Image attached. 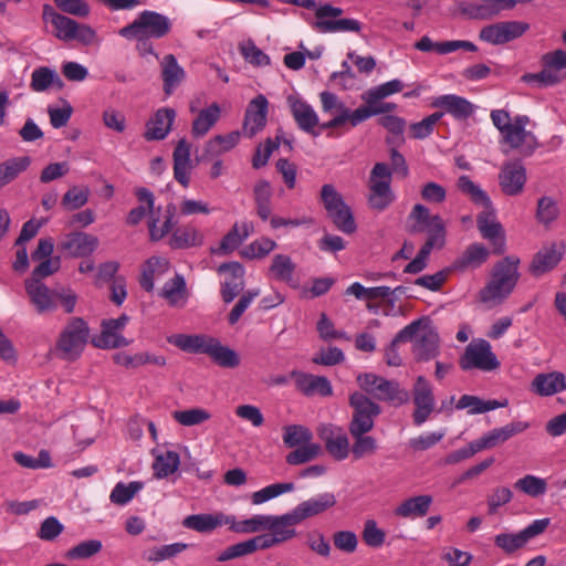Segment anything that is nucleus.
Instances as JSON below:
<instances>
[{
    "label": "nucleus",
    "instance_id": "f257e3e1",
    "mask_svg": "<svg viewBox=\"0 0 566 566\" xmlns=\"http://www.w3.org/2000/svg\"><path fill=\"white\" fill-rule=\"evenodd\" d=\"M518 264L516 256L499 261L492 270L491 280L479 293L481 302L500 304L507 298L520 279Z\"/></svg>",
    "mask_w": 566,
    "mask_h": 566
},
{
    "label": "nucleus",
    "instance_id": "f03ea898",
    "mask_svg": "<svg viewBox=\"0 0 566 566\" xmlns=\"http://www.w3.org/2000/svg\"><path fill=\"white\" fill-rule=\"evenodd\" d=\"M90 327L82 317H72L59 334L51 354L65 361L78 359L88 342Z\"/></svg>",
    "mask_w": 566,
    "mask_h": 566
},
{
    "label": "nucleus",
    "instance_id": "7ed1b4c3",
    "mask_svg": "<svg viewBox=\"0 0 566 566\" xmlns=\"http://www.w3.org/2000/svg\"><path fill=\"white\" fill-rule=\"evenodd\" d=\"M357 382L368 397L384 401L394 407H401L410 401L409 391L399 381L387 379L373 373L357 376Z\"/></svg>",
    "mask_w": 566,
    "mask_h": 566
},
{
    "label": "nucleus",
    "instance_id": "20e7f679",
    "mask_svg": "<svg viewBox=\"0 0 566 566\" xmlns=\"http://www.w3.org/2000/svg\"><path fill=\"white\" fill-rule=\"evenodd\" d=\"M171 21L168 17L156 11L145 10L129 24L118 31L127 40L163 39L171 31Z\"/></svg>",
    "mask_w": 566,
    "mask_h": 566
},
{
    "label": "nucleus",
    "instance_id": "39448f33",
    "mask_svg": "<svg viewBox=\"0 0 566 566\" xmlns=\"http://www.w3.org/2000/svg\"><path fill=\"white\" fill-rule=\"evenodd\" d=\"M42 19L45 23H51L54 28L53 34L62 41L77 40L84 44H90L94 38V30L86 25L80 24L75 20L59 13L52 6L44 4Z\"/></svg>",
    "mask_w": 566,
    "mask_h": 566
},
{
    "label": "nucleus",
    "instance_id": "423d86ee",
    "mask_svg": "<svg viewBox=\"0 0 566 566\" xmlns=\"http://www.w3.org/2000/svg\"><path fill=\"white\" fill-rule=\"evenodd\" d=\"M542 71L538 73H525L522 75L521 81L527 84H533L537 88L555 86L563 82L564 75L562 70H566V51L556 49L544 53L541 56Z\"/></svg>",
    "mask_w": 566,
    "mask_h": 566
},
{
    "label": "nucleus",
    "instance_id": "0eeeda50",
    "mask_svg": "<svg viewBox=\"0 0 566 566\" xmlns=\"http://www.w3.org/2000/svg\"><path fill=\"white\" fill-rule=\"evenodd\" d=\"M391 170L385 163H376L369 176L368 205L373 210L384 211L395 200V195L390 188Z\"/></svg>",
    "mask_w": 566,
    "mask_h": 566
},
{
    "label": "nucleus",
    "instance_id": "6e6552de",
    "mask_svg": "<svg viewBox=\"0 0 566 566\" xmlns=\"http://www.w3.org/2000/svg\"><path fill=\"white\" fill-rule=\"evenodd\" d=\"M353 409L348 431L370 432L375 427L376 418L382 412L381 407L364 391H354L348 399Z\"/></svg>",
    "mask_w": 566,
    "mask_h": 566
},
{
    "label": "nucleus",
    "instance_id": "1a4fd4ad",
    "mask_svg": "<svg viewBox=\"0 0 566 566\" xmlns=\"http://www.w3.org/2000/svg\"><path fill=\"white\" fill-rule=\"evenodd\" d=\"M459 366L468 371L478 369L481 371H493L500 367L496 355L492 352L491 344L485 339L472 340L459 358Z\"/></svg>",
    "mask_w": 566,
    "mask_h": 566
},
{
    "label": "nucleus",
    "instance_id": "9d476101",
    "mask_svg": "<svg viewBox=\"0 0 566 566\" xmlns=\"http://www.w3.org/2000/svg\"><path fill=\"white\" fill-rule=\"evenodd\" d=\"M343 14V9L334 7L329 3L319 6L315 11L316 21L313 28L322 33L334 32H359L361 23L355 19H338L333 20L328 18H337Z\"/></svg>",
    "mask_w": 566,
    "mask_h": 566
},
{
    "label": "nucleus",
    "instance_id": "9b49d317",
    "mask_svg": "<svg viewBox=\"0 0 566 566\" xmlns=\"http://www.w3.org/2000/svg\"><path fill=\"white\" fill-rule=\"evenodd\" d=\"M530 30V23L525 21H500L483 27L479 32V39L492 45H503L523 36Z\"/></svg>",
    "mask_w": 566,
    "mask_h": 566
},
{
    "label": "nucleus",
    "instance_id": "f8f14e48",
    "mask_svg": "<svg viewBox=\"0 0 566 566\" xmlns=\"http://www.w3.org/2000/svg\"><path fill=\"white\" fill-rule=\"evenodd\" d=\"M482 208L483 210L476 217L478 229L482 238L491 243L493 253L501 255L505 252L504 229L496 218L492 202Z\"/></svg>",
    "mask_w": 566,
    "mask_h": 566
},
{
    "label": "nucleus",
    "instance_id": "ddd939ff",
    "mask_svg": "<svg viewBox=\"0 0 566 566\" xmlns=\"http://www.w3.org/2000/svg\"><path fill=\"white\" fill-rule=\"evenodd\" d=\"M412 401L415 410L412 420L416 426L423 424L434 411L436 399L433 389L424 376H418L412 386Z\"/></svg>",
    "mask_w": 566,
    "mask_h": 566
},
{
    "label": "nucleus",
    "instance_id": "4468645a",
    "mask_svg": "<svg viewBox=\"0 0 566 566\" xmlns=\"http://www.w3.org/2000/svg\"><path fill=\"white\" fill-rule=\"evenodd\" d=\"M317 434L333 459L342 461L349 455V439L342 427L333 423H323L317 428Z\"/></svg>",
    "mask_w": 566,
    "mask_h": 566
},
{
    "label": "nucleus",
    "instance_id": "2eb2a0df",
    "mask_svg": "<svg viewBox=\"0 0 566 566\" xmlns=\"http://www.w3.org/2000/svg\"><path fill=\"white\" fill-rule=\"evenodd\" d=\"M128 321L129 317L126 314H122L117 318L104 319L101 324V334L93 339L94 346L103 349H113L128 346L130 340L126 339L120 334Z\"/></svg>",
    "mask_w": 566,
    "mask_h": 566
},
{
    "label": "nucleus",
    "instance_id": "dca6fc26",
    "mask_svg": "<svg viewBox=\"0 0 566 566\" xmlns=\"http://www.w3.org/2000/svg\"><path fill=\"white\" fill-rule=\"evenodd\" d=\"M409 219L412 223L409 227V232L428 233L429 235H446V226L439 214H431L430 210L420 203L413 206Z\"/></svg>",
    "mask_w": 566,
    "mask_h": 566
},
{
    "label": "nucleus",
    "instance_id": "f3484780",
    "mask_svg": "<svg viewBox=\"0 0 566 566\" xmlns=\"http://www.w3.org/2000/svg\"><path fill=\"white\" fill-rule=\"evenodd\" d=\"M290 377L294 379L295 388L306 397L321 396L329 397L333 395L331 381L325 376H316L313 374L292 370Z\"/></svg>",
    "mask_w": 566,
    "mask_h": 566
},
{
    "label": "nucleus",
    "instance_id": "a211bd4d",
    "mask_svg": "<svg viewBox=\"0 0 566 566\" xmlns=\"http://www.w3.org/2000/svg\"><path fill=\"white\" fill-rule=\"evenodd\" d=\"M420 325L413 344V355L418 361H428L439 355L438 333L427 324V319Z\"/></svg>",
    "mask_w": 566,
    "mask_h": 566
},
{
    "label": "nucleus",
    "instance_id": "6ab92c4d",
    "mask_svg": "<svg viewBox=\"0 0 566 566\" xmlns=\"http://www.w3.org/2000/svg\"><path fill=\"white\" fill-rule=\"evenodd\" d=\"M268 99L264 95H258L248 105L243 123V134L251 138L261 132L266 124Z\"/></svg>",
    "mask_w": 566,
    "mask_h": 566
},
{
    "label": "nucleus",
    "instance_id": "aec40b11",
    "mask_svg": "<svg viewBox=\"0 0 566 566\" xmlns=\"http://www.w3.org/2000/svg\"><path fill=\"white\" fill-rule=\"evenodd\" d=\"M530 390L538 397H552L566 390V375L562 371L537 374L530 384Z\"/></svg>",
    "mask_w": 566,
    "mask_h": 566
},
{
    "label": "nucleus",
    "instance_id": "412c9836",
    "mask_svg": "<svg viewBox=\"0 0 566 566\" xmlns=\"http://www.w3.org/2000/svg\"><path fill=\"white\" fill-rule=\"evenodd\" d=\"M98 245L95 235L85 232H72L66 234L59 248L73 258H85L92 254Z\"/></svg>",
    "mask_w": 566,
    "mask_h": 566
},
{
    "label": "nucleus",
    "instance_id": "4be33fe9",
    "mask_svg": "<svg viewBox=\"0 0 566 566\" xmlns=\"http://www.w3.org/2000/svg\"><path fill=\"white\" fill-rule=\"evenodd\" d=\"M501 190L507 196L520 195L526 182V170L520 161L505 164L499 175Z\"/></svg>",
    "mask_w": 566,
    "mask_h": 566
},
{
    "label": "nucleus",
    "instance_id": "5701e85b",
    "mask_svg": "<svg viewBox=\"0 0 566 566\" xmlns=\"http://www.w3.org/2000/svg\"><path fill=\"white\" fill-rule=\"evenodd\" d=\"M336 504V497L333 493H322L315 497H311L306 501L301 502L291 512L293 520L297 521L298 524L306 518L316 516L332 509Z\"/></svg>",
    "mask_w": 566,
    "mask_h": 566
},
{
    "label": "nucleus",
    "instance_id": "b1692460",
    "mask_svg": "<svg viewBox=\"0 0 566 566\" xmlns=\"http://www.w3.org/2000/svg\"><path fill=\"white\" fill-rule=\"evenodd\" d=\"M287 103L298 128L313 136H318L319 132L314 130L318 125V116L313 107L294 95L287 96Z\"/></svg>",
    "mask_w": 566,
    "mask_h": 566
},
{
    "label": "nucleus",
    "instance_id": "393cba45",
    "mask_svg": "<svg viewBox=\"0 0 566 566\" xmlns=\"http://www.w3.org/2000/svg\"><path fill=\"white\" fill-rule=\"evenodd\" d=\"M218 271L230 274V277L222 283L221 296L223 302L231 303L244 289V268L239 262H229L222 263Z\"/></svg>",
    "mask_w": 566,
    "mask_h": 566
},
{
    "label": "nucleus",
    "instance_id": "a878e982",
    "mask_svg": "<svg viewBox=\"0 0 566 566\" xmlns=\"http://www.w3.org/2000/svg\"><path fill=\"white\" fill-rule=\"evenodd\" d=\"M565 248L563 244L551 243L543 247L533 258L530 272L534 276H541L553 270L562 260Z\"/></svg>",
    "mask_w": 566,
    "mask_h": 566
},
{
    "label": "nucleus",
    "instance_id": "bb28decb",
    "mask_svg": "<svg viewBox=\"0 0 566 566\" xmlns=\"http://www.w3.org/2000/svg\"><path fill=\"white\" fill-rule=\"evenodd\" d=\"M25 291L39 314L56 308V291L50 290L44 283L25 280Z\"/></svg>",
    "mask_w": 566,
    "mask_h": 566
},
{
    "label": "nucleus",
    "instance_id": "cd10ccee",
    "mask_svg": "<svg viewBox=\"0 0 566 566\" xmlns=\"http://www.w3.org/2000/svg\"><path fill=\"white\" fill-rule=\"evenodd\" d=\"M160 77L166 95H171L186 78V72L174 54L165 55L160 61Z\"/></svg>",
    "mask_w": 566,
    "mask_h": 566
},
{
    "label": "nucleus",
    "instance_id": "c85d7f7f",
    "mask_svg": "<svg viewBox=\"0 0 566 566\" xmlns=\"http://www.w3.org/2000/svg\"><path fill=\"white\" fill-rule=\"evenodd\" d=\"M176 112L172 108H160L147 122L144 134L147 140H163L169 134L175 120Z\"/></svg>",
    "mask_w": 566,
    "mask_h": 566
},
{
    "label": "nucleus",
    "instance_id": "c756f323",
    "mask_svg": "<svg viewBox=\"0 0 566 566\" xmlns=\"http://www.w3.org/2000/svg\"><path fill=\"white\" fill-rule=\"evenodd\" d=\"M190 150H191V145L185 138H181L178 142V144L174 150V154H172L174 177L185 188H187L190 182V176H189L190 170H191Z\"/></svg>",
    "mask_w": 566,
    "mask_h": 566
},
{
    "label": "nucleus",
    "instance_id": "7c9ffc66",
    "mask_svg": "<svg viewBox=\"0 0 566 566\" xmlns=\"http://www.w3.org/2000/svg\"><path fill=\"white\" fill-rule=\"evenodd\" d=\"M502 137L503 142L507 144L511 149L518 150L524 157L531 156L538 146L535 135L526 129L511 127Z\"/></svg>",
    "mask_w": 566,
    "mask_h": 566
},
{
    "label": "nucleus",
    "instance_id": "2f4dec72",
    "mask_svg": "<svg viewBox=\"0 0 566 566\" xmlns=\"http://www.w3.org/2000/svg\"><path fill=\"white\" fill-rule=\"evenodd\" d=\"M415 49L421 52L436 51L439 54H449L458 50H465L469 52L478 51V46L471 41L452 40L434 43L428 35L422 36L418 42H416Z\"/></svg>",
    "mask_w": 566,
    "mask_h": 566
},
{
    "label": "nucleus",
    "instance_id": "473e14b6",
    "mask_svg": "<svg viewBox=\"0 0 566 566\" xmlns=\"http://www.w3.org/2000/svg\"><path fill=\"white\" fill-rule=\"evenodd\" d=\"M432 106L446 109L457 119H467L474 113V106L471 102L454 94L441 95L434 98Z\"/></svg>",
    "mask_w": 566,
    "mask_h": 566
},
{
    "label": "nucleus",
    "instance_id": "72a5a7b5",
    "mask_svg": "<svg viewBox=\"0 0 566 566\" xmlns=\"http://www.w3.org/2000/svg\"><path fill=\"white\" fill-rule=\"evenodd\" d=\"M433 502L431 495L422 494L402 501L394 511L395 515L402 518H417L424 516Z\"/></svg>",
    "mask_w": 566,
    "mask_h": 566
},
{
    "label": "nucleus",
    "instance_id": "f704fd0d",
    "mask_svg": "<svg viewBox=\"0 0 566 566\" xmlns=\"http://www.w3.org/2000/svg\"><path fill=\"white\" fill-rule=\"evenodd\" d=\"M182 525L199 533H209L219 526L228 525V515L223 513L192 514L182 521Z\"/></svg>",
    "mask_w": 566,
    "mask_h": 566
},
{
    "label": "nucleus",
    "instance_id": "c9c22d12",
    "mask_svg": "<svg viewBox=\"0 0 566 566\" xmlns=\"http://www.w3.org/2000/svg\"><path fill=\"white\" fill-rule=\"evenodd\" d=\"M422 322L423 319H416L397 333L385 352L387 365L398 367L402 364V359L397 352V344L412 339L417 335Z\"/></svg>",
    "mask_w": 566,
    "mask_h": 566
},
{
    "label": "nucleus",
    "instance_id": "e433bc0d",
    "mask_svg": "<svg viewBox=\"0 0 566 566\" xmlns=\"http://www.w3.org/2000/svg\"><path fill=\"white\" fill-rule=\"evenodd\" d=\"M293 518L292 512L283 515H270L266 531H270V533L277 538V542L282 544L296 535L294 526L297 525L298 522Z\"/></svg>",
    "mask_w": 566,
    "mask_h": 566
},
{
    "label": "nucleus",
    "instance_id": "4c0bfd02",
    "mask_svg": "<svg viewBox=\"0 0 566 566\" xmlns=\"http://www.w3.org/2000/svg\"><path fill=\"white\" fill-rule=\"evenodd\" d=\"M211 336L203 334H175L168 337V343L191 354H206Z\"/></svg>",
    "mask_w": 566,
    "mask_h": 566
},
{
    "label": "nucleus",
    "instance_id": "58836bf2",
    "mask_svg": "<svg viewBox=\"0 0 566 566\" xmlns=\"http://www.w3.org/2000/svg\"><path fill=\"white\" fill-rule=\"evenodd\" d=\"M211 336L203 334H175L168 337V343L191 354H206Z\"/></svg>",
    "mask_w": 566,
    "mask_h": 566
},
{
    "label": "nucleus",
    "instance_id": "ea45409f",
    "mask_svg": "<svg viewBox=\"0 0 566 566\" xmlns=\"http://www.w3.org/2000/svg\"><path fill=\"white\" fill-rule=\"evenodd\" d=\"M114 361L120 366L133 369L148 364L164 367L167 363L165 356L155 355L148 352L136 353L134 355L117 353L114 355Z\"/></svg>",
    "mask_w": 566,
    "mask_h": 566
},
{
    "label": "nucleus",
    "instance_id": "a19ab883",
    "mask_svg": "<svg viewBox=\"0 0 566 566\" xmlns=\"http://www.w3.org/2000/svg\"><path fill=\"white\" fill-rule=\"evenodd\" d=\"M490 251L481 243L470 244L454 261L457 270L476 269L486 262Z\"/></svg>",
    "mask_w": 566,
    "mask_h": 566
},
{
    "label": "nucleus",
    "instance_id": "79ce46f5",
    "mask_svg": "<svg viewBox=\"0 0 566 566\" xmlns=\"http://www.w3.org/2000/svg\"><path fill=\"white\" fill-rule=\"evenodd\" d=\"M206 355H208L217 365L224 368H234L240 364L238 354L233 349L223 346L219 339L212 336L211 342L208 343Z\"/></svg>",
    "mask_w": 566,
    "mask_h": 566
},
{
    "label": "nucleus",
    "instance_id": "37998d69",
    "mask_svg": "<svg viewBox=\"0 0 566 566\" xmlns=\"http://www.w3.org/2000/svg\"><path fill=\"white\" fill-rule=\"evenodd\" d=\"M52 86L56 87L57 90H62L64 86L63 81L54 70L48 66H41L32 72L30 83L32 91L44 92Z\"/></svg>",
    "mask_w": 566,
    "mask_h": 566
},
{
    "label": "nucleus",
    "instance_id": "c03bdc74",
    "mask_svg": "<svg viewBox=\"0 0 566 566\" xmlns=\"http://www.w3.org/2000/svg\"><path fill=\"white\" fill-rule=\"evenodd\" d=\"M30 164L29 156L13 157L0 163V189L15 180Z\"/></svg>",
    "mask_w": 566,
    "mask_h": 566
},
{
    "label": "nucleus",
    "instance_id": "a18cd8bd",
    "mask_svg": "<svg viewBox=\"0 0 566 566\" xmlns=\"http://www.w3.org/2000/svg\"><path fill=\"white\" fill-rule=\"evenodd\" d=\"M270 515H253L250 518L237 521L234 515H228L230 531L239 534H251L266 531Z\"/></svg>",
    "mask_w": 566,
    "mask_h": 566
},
{
    "label": "nucleus",
    "instance_id": "49530a36",
    "mask_svg": "<svg viewBox=\"0 0 566 566\" xmlns=\"http://www.w3.org/2000/svg\"><path fill=\"white\" fill-rule=\"evenodd\" d=\"M354 442L350 446V453L355 460L374 455L378 450V442L368 432L348 431Z\"/></svg>",
    "mask_w": 566,
    "mask_h": 566
},
{
    "label": "nucleus",
    "instance_id": "de8ad7c7",
    "mask_svg": "<svg viewBox=\"0 0 566 566\" xmlns=\"http://www.w3.org/2000/svg\"><path fill=\"white\" fill-rule=\"evenodd\" d=\"M507 401L500 402L497 400H483L478 396L463 395L457 402V409H468L469 415H478L486 411H491L501 407H505Z\"/></svg>",
    "mask_w": 566,
    "mask_h": 566
},
{
    "label": "nucleus",
    "instance_id": "09e8293b",
    "mask_svg": "<svg viewBox=\"0 0 566 566\" xmlns=\"http://www.w3.org/2000/svg\"><path fill=\"white\" fill-rule=\"evenodd\" d=\"M220 117V107L213 103L209 107L200 111L196 119L192 122L191 133L195 137L205 136L210 128L218 122Z\"/></svg>",
    "mask_w": 566,
    "mask_h": 566
},
{
    "label": "nucleus",
    "instance_id": "8fccbe9b",
    "mask_svg": "<svg viewBox=\"0 0 566 566\" xmlns=\"http://www.w3.org/2000/svg\"><path fill=\"white\" fill-rule=\"evenodd\" d=\"M138 201L144 202L146 207L139 206L132 209L126 218V222L129 226H137L146 216V213L153 214L155 197L153 192L147 188H138L135 192Z\"/></svg>",
    "mask_w": 566,
    "mask_h": 566
},
{
    "label": "nucleus",
    "instance_id": "3c124183",
    "mask_svg": "<svg viewBox=\"0 0 566 566\" xmlns=\"http://www.w3.org/2000/svg\"><path fill=\"white\" fill-rule=\"evenodd\" d=\"M251 230L252 226L247 222L234 223L232 229L223 237L219 252L227 254L234 251L250 235Z\"/></svg>",
    "mask_w": 566,
    "mask_h": 566
},
{
    "label": "nucleus",
    "instance_id": "603ef678",
    "mask_svg": "<svg viewBox=\"0 0 566 566\" xmlns=\"http://www.w3.org/2000/svg\"><path fill=\"white\" fill-rule=\"evenodd\" d=\"M180 464L179 454L175 451H165L156 455L153 463L154 475L164 479L175 473Z\"/></svg>",
    "mask_w": 566,
    "mask_h": 566
},
{
    "label": "nucleus",
    "instance_id": "864d4df0",
    "mask_svg": "<svg viewBox=\"0 0 566 566\" xmlns=\"http://www.w3.org/2000/svg\"><path fill=\"white\" fill-rule=\"evenodd\" d=\"M530 424L523 421H514L504 427L491 430L485 434L490 448L507 441L513 436L525 431Z\"/></svg>",
    "mask_w": 566,
    "mask_h": 566
},
{
    "label": "nucleus",
    "instance_id": "5fc2aeb1",
    "mask_svg": "<svg viewBox=\"0 0 566 566\" xmlns=\"http://www.w3.org/2000/svg\"><path fill=\"white\" fill-rule=\"evenodd\" d=\"M457 187L463 195L469 197L475 206L484 207L492 202L488 193L482 190L479 185L474 184L469 176H460Z\"/></svg>",
    "mask_w": 566,
    "mask_h": 566
},
{
    "label": "nucleus",
    "instance_id": "6e6d98bb",
    "mask_svg": "<svg viewBox=\"0 0 566 566\" xmlns=\"http://www.w3.org/2000/svg\"><path fill=\"white\" fill-rule=\"evenodd\" d=\"M514 488L531 497H538L546 493L547 483L543 478L526 474L514 483Z\"/></svg>",
    "mask_w": 566,
    "mask_h": 566
},
{
    "label": "nucleus",
    "instance_id": "4d7b16f0",
    "mask_svg": "<svg viewBox=\"0 0 566 566\" xmlns=\"http://www.w3.org/2000/svg\"><path fill=\"white\" fill-rule=\"evenodd\" d=\"M295 271V264L292 259L285 254H276L269 269L270 274L279 281L290 282Z\"/></svg>",
    "mask_w": 566,
    "mask_h": 566
},
{
    "label": "nucleus",
    "instance_id": "13d9d810",
    "mask_svg": "<svg viewBox=\"0 0 566 566\" xmlns=\"http://www.w3.org/2000/svg\"><path fill=\"white\" fill-rule=\"evenodd\" d=\"M202 242V235L191 227L177 229L170 239V245L174 249H185L199 245Z\"/></svg>",
    "mask_w": 566,
    "mask_h": 566
},
{
    "label": "nucleus",
    "instance_id": "bf43d9fd",
    "mask_svg": "<svg viewBox=\"0 0 566 566\" xmlns=\"http://www.w3.org/2000/svg\"><path fill=\"white\" fill-rule=\"evenodd\" d=\"M333 224L342 232L352 234L356 231L357 226L350 207L344 203V208H338L327 216Z\"/></svg>",
    "mask_w": 566,
    "mask_h": 566
},
{
    "label": "nucleus",
    "instance_id": "052dcab7",
    "mask_svg": "<svg viewBox=\"0 0 566 566\" xmlns=\"http://www.w3.org/2000/svg\"><path fill=\"white\" fill-rule=\"evenodd\" d=\"M144 488V483L139 481H133L128 484L118 482L111 492L109 500L116 505L127 504L138 491Z\"/></svg>",
    "mask_w": 566,
    "mask_h": 566
},
{
    "label": "nucleus",
    "instance_id": "680f3d73",
    "mask_svg": "<svg viewBox=\"0 0 566 566\" xmlns=\"http://www.w3.org/2000/svg\"><path fill=\"white\" fill-rule=\"evenodd\" d=\"M176 207L172 203H169L166 207L165 211V220L160 226V229H156V223L159 222V218L151 216L149 219L148 228H149V237L151 241H159L166 234H168L172 229V219L175 216Z\"/></svg>",
    "mask_w": 566,
    "mask_h": 566
},
{
    "label": "nucleus",
    "instance_id": "e2e57ef3",
    "mask_svg": "<svg viewBox=\"0 0 566 566\" xmlns=\"http://www.w3.org/2000/svg\"><path fill=\"white\" fill-rule=\"evenodd\" d=\"M322 449L317 443H304L286 455V462L291 465H300L316 459Z\"/></svg>",
    "mask_w": 566,
    "mask_h": 566
},
{
    "label": "nucleus",
    "instance_id": "0e129e2a",
    "mask_svg": "<svg viewBox=\"0 0 566 566\" xmlns=\"http://www.w3.org/2000/svg\"><path fill=\"white\" fill-rule=\"evenodd\" d=\"M172 418L181 426L192 427L206 422L211 418V415L203 408H191L174 411Z\"/></svg>",
    "mask_w": 566,
    "mask_h": 566
},
{
    "label": "nucleus",
    "instance_id": "69168bd1",
    "mask_svg": "<svg viewBox=\"0 0 566 566\" xmlns=\"http://www.w3.org/2000/svg\"><path fill=\"white\" fill-rule=\"evenodd\" d=\"M312 432L304 426L290 424L284 427L283 441L289 448L311 442Z\"/></svg>",
    "mask_w": 566,
    "mask_h": 566
},
{
    "label": "nucleus",
    "instance_id": "338daca9",
    "mask_svg": "<svg viewBox=\"0 0 566 566\" xmlns=\"http://www.w3.org/2000/svg\"><path fill=\"white\" fill-rule=\"evenodd\" d=\"M319 201L327 216L339 207L344 208V203H346L343 196L332 184H325L322 186L319 191Z\"/></svg>",
    "mask_w": 566,
    "mask_h": 566
},
{
    "label": "nucleus",
    "instance_id": "774afa93",
    "mask_svg": "<svg viewBox=\"0 0 566 566\" xmlns=\"http://www.w3.org/2000/svg\"><path fill=\"white\" fill-rule=\"evenodd\" d=\"M88 197V188L74 186L64 193L61 205L65 210H76L87 203Z\"/></svg>",
    "mask_w": 566,
    "mask_h": 566
}]
</instances>
